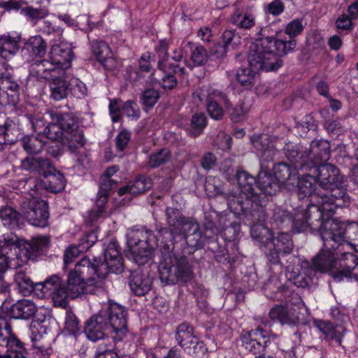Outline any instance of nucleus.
Here are the masks:
<instances>
[{
  "label": "nucleus",
  "instance_id": "79ce46f5",
  "mask_svg": "<svg viewBox=\"0 0 358 358\" xmlns=\"http://www.w3.org/2000/svg\"><path fill=\"white\" fill-rule=\"evenodd\" d=\"M316 326L327 340L335 341L341 344L343 335V329L341 327H334L331 322L322 320L316 322Z\"/></svg>",
  "mask_w": 358,
  "mask_h": 358
},
{
  "label": "nucleus",
  "instance_id": "39448f33",
  "mask_svg": "<svg viewBox=\"0 0 358 358\" xmlns=\"http://www.w3.org/2000/svg\"><path fill=\"white\" fill-rule=\"evenodd\" d=\"M334 213L320 211L315 206H310L306 221L293 227L296 232L308 230L318 231L326 248H334L336 243H350L358 252V222H341L331 217Z\"/></svg>",
  "mask_w": 358,
  "mask_h": 358
},
{
  "label": "nucleus",
  "instance_id": "e2e57ef3",
  "mask_svg": "<svg viewBox=\"0 0 358 358\" xmlns=\"http://www.w3.org/2000/svg\"><path fill=\"white\" fill-rule=\"evenodd\" d=\"M248 110V106H246L244 102H240L233 108L230 113L231 119L234 122H239L245 117Z\"/></svg>",
  "mask_w": 358,
  "mask_h": 358
},
{
  "label": "nucleus",
  "instance_id": "dca6fc26",
  "mask_svg": "<svg viewBox=\"0 0 358 358\" xmlns=\"http://www.w3.org/2000/svg\"><path fill=\"white\" fill-rule=\"evenodd\" d=\"M52 121H57L64 132V143L69 149L75 152L85 144L83 131L78 129L75 119L69 114H50Z\"/></svg>",
  "mask_w": 358,
  "mask_h": 358
},
{
  "label": "nucleus",
  "instance_id": "6e6552de",
  "mask_svg": "<svg viewBox=\"0 0 358 358\" xmlns=\"http://www.w3.org/2000/svg\"><path fill=\"white\" fill-rule=\"evenodd\" d=\"M129 257L138 264L143 265L151 257L152 250L157 246V239L150 230L131 229L127 231Z\"/></svg>",
  "mask_w": 358,
  "mask_h": 358
},
{
  "label": "nucleus",
  "instance_id": "2f4dec72",
  "mask_svg": "<svg viewBox=\"0 0 358 358\" xmlns=\"http://www.w3.org/2000/svg\"><path fill=\"white\" fill-rule=\"evenodd\" d=\"M22 52L24 56H27V59L41 57L46 52V43L40 36H31L25 42Z\"/></svg>",
  "mask_w": 358,
  "mask_h": 358
},
{
  "label": "nucleus",
  "instance_id": "603ef678",
  "mask_svg": "<svg viewBox=\"0 0 358 358\" xmlns=\"http://www.w3.org/2000/svg\"><path fill=\"white\" fill-rule=\"evenodd\" d=\"M206 126V117L203 113L194 114L191 120L189 133L193 136L200 135Z\"/></svg>",
  "mask_w": 358,
  "mask_h": 358
},
{
  "label": "nucleus",
  "instance_id": "ea45409f",
  "mask_svg": "<svg viewBox=\"0 0 358 358\" xmlns=\"http://www.w3.org/2000/svg\"><path fill=\"white\" fill-rule=\"evenodd\" d=\"M18 37L4 34L0 36V57L8 59L13 57L19 49Z\"/></svg>",
  "mask_w": 358,
  "mask_h": 358
},
{
  "label": "nucleus",
  "instance_id": "052dcab7",
  "mask_svg": "<svg viewBox=\"0 0 358 358\" xmlns=\"http://www.w3.org/2000/svg\"><path fill=\"white\" fill-rule=\"evenodd\" d=\"M122 113L131 119H138L140 116V110L137 104L131 101H127L121 106Z\"/></svg>",
  "mask_w": 358,
  "mask_h": 358
},
{
  "label": "nucleus",
  "instance_id": "4d7b16f0",
  "mask_svg": "<svg viewBox=\"0 0 358 358\" xmlns=\"http://www.w3.org/2000/svg\"><path fill=\"white\" fill-rule=\"evenodd\" d=\"M159 94L157 90L148 89L144 91L141 96V103L144 107L150 108L157 102Z\"/></svg>",
  "mask_w": 358,
  "mask_h": 358
},
{
  "label": "nucleus",
  "instance_id": "f3484780",
  "mask_svg": "<svg viewBox=\"0 0 358 358\" xmlns=\"http://www.w3.org/2000/svg\"><path fill=\"white\" fill-rule=\"evenodd\" d=\"M106 315V322L110 329V334L115 342L121 341L128 332L127 311L119 303L110 302L108 310H101Z\"/></svg>",
  "mask_w": 358,
  "mask_h": 358
},
{
  "label": "nucleus",
  "instance_id": "aec40b11",
  "mask_svg": "<svg viewBox=\"0 0 358 358\" xmlns=\"http://www.w3.org/2000/svg\"><path fill=\"white\" fill-rule=\"evenodd\" d=\"M252 208V216L257 221L250 228V235L256 244L264 251L266 245L271 239L273 234L271 230L266 227L262 222L266 220L267 215L263 207Z\"/></svg>",
  "mask_w": 358,
  "mask_h": 358
},
{
  "label": "nucleus",
  "instance_id": "8fccbe9b",
  "mask_svg": "<svg viewBox=\"0 0 358 358\" xmlns=\"http://www.w3.org/2000/svg\"><path fill=\"white\" fill-rule=\"evenodd\" d=\"M0 217L3 225L14 228L19 224V213L10 206H5L0 209Z\"/></svg>",
  "mask_w": 358,
  "mask_h": 358
},
{
  "label": "nucleus",
  "instance_id": "2eb2a0df",
  "mask_svg": "<svg viewBox=\"0 0 358 358\" xmlns=\"http://www.w3.org/2000/svg\"><path fill=\"white\" fill-rule=\"evenodd\" d=\"M194 101L203 102L206 101V108L210 117L219 120L224 116V105L226 109H229L231 103L227 94L210 85L202 86L197 89L193 94Z\"/></svg>",
  "mask_w": 358,
  "mask_h": 358
},
{
  "label": "nucleus",
  "instance_id": "3c124183",
  "mask_svg": "<svg viewBox=\"0 0 358 358\" xmlns=\"http://www.w3.org/2000/svg\"><path fill=\"white\" fill-rule=\"evenodd\" d=\"M22 146L29 155L39 153L44 145L42 141L34 136H26L22 139Z\"/></svg>",
  "mask_w": 358,
  "mask_h": 358
},
{
  "label": "nucleus",
  "instance_id": "20e7f679",
  "mask_svg": "<svg viewBox=\"0 0 358 358\" xmlns=\"http://www.w3.org/2000/svg\"><path fill=\"white\" fill-rule=\"evenodd\" d=\"M294 42L285 43L269 37L257 39L250 47L248 66L237 71L236 79L241 86L250 89L254 86L257 72L274 71L280 68V57L294 49Z\"/></svg>",
  "mask_w": 358,
  "mask_h": 358
},
{
  "label": "nucleus",
  "instance_id": "473e14b6",
  "mask_svg": "<svg viewBox=\"0 0 358 358\" xmlns=\"http://www.w3.org/2000/svg\"><path fill=\"white\" fill-rule=\"evenodd\" d=\"M90 238H94V234H88L80 240L78 245H71L65 250L64 254V268H67L69 264H71L80 253L84 250L91 247L95 242V238L89 241Z\"/></svg>",
  "mask_w": 358,
  "mask_h": 358
},
{
  "label": "nucleus",
  "instance_id": "864d4df0",
  "mask_svg": "<svg viewBox=\"0 0 358 358\" xmlns=\"http://www.w3.org/2000/svg\"><path fill=\"white\" fill-rule=\"evenodd\" d=\"M43 134L52 141L62 139L64 141V132L57 121H53L46 126L43 129Z\"/></svg>",
  "mask_w": 358,
  "mask_h": 358
},
{
  "label": "nucleus",
  "instance_id": "e433bc0d",
  "mask_svg": "<svg viewBox=\"0 0 358 358\" xmlns=\"http://www.w3.org/2000/svg\"><path fill=\"white\" fill-rule=\"evenodd\" d=\"M129 285L136 295L143 296L150 289L152 280L148 275L136 272L131 276Z\"/></svg>",
  "mask_w": 358,
  "mask_h": 358
},
{
  "label": "nucleus",
  "instance_id": "423d86ee",
  "mask_svg": "<svg viewBox=\"0 0 358 358\" xmlns=\"http://www.w3.org/2000/svg\"><path fill=\"white\" fill-rule=\"evenodd\" d=\"M166 215L169 230L164 229L159 233L166 238H170L172 245L182 241L195 249L201 246L203 236L197 222L192 218L185 217L176 208H167Z\"/></svg>",
  "mask_w": 358,
  "mask_h": 358
},
{
  "label": "nucleus",
  "instance_id": "72a5a7b5",
  "mask_svg": "<svg viewBox=\"0 0 358 358\" xmlns=\"http://www.w3.org/2000/svg\"><path fill=\"white\" fill-rule=\"evenodd\" d=\"M15 282L17 285L20 292L23 295H27L33 292L38 298L50 297V296H39L40 292L36 290L38 285H44L45 284V280L43 282L34 285L29 277L24 272L19 271L15 275Z\"/></svg>",
  "mask_w": 358,
  "mask_h": 358
},
{
  "label": "nucleus",
  "instance_id": "9b49d317",
  "mask_svg": "<svg viewBox=\"0 0 358 358\" xmlns=\"http://www.w3.org/2000/svg\"><path fill=\"white\" fill-rule=\"evenodd\" d=\"M73 57L71 45L62 41L54 44L50 52V60H43L38 64V71L43 73H57L66 75L71 67Z\"/></svg>",
  "mask_w": 358,
  "mask_h": 358
},
{
  "label": "nucleus",
  "instance_id": "6e6d98bb",
  "mask_svg": "<svg viewBox=\"0 0 358 358\" xmlns=\"http://www.w3.org/2000/svg\"><path fill=\"white\" fill-rule=\"evenodd\" d=\"M169 150L163 148L159 152L152 154L150 156L148 164L152 168L157 167L161 164L165 163L169 158Z\"/></svg>",
  "mask_w": 358,
  "mask_h": 358
},
{
  "label": "nucleus",
  "instance_id": "49530a36",
  "mask_svg": "<svg viewBox=\"0 0 358 358\" xmlns=\"http://www.w3.org/2000/svg\"><path fill=\"white\" fill-rule=\"evenodd\" d=\"M168 69L173 71V68L169 66L162 69V73H157V69L152 74V80L154 83H159L164 89H173L177 84L176 79L171 72H168Z\"/></svg>",
  "mask_w": 358,
  "mask_h": 358
},
{
  "label": "nucleus",
  "instance_id": "6ab92c4d",
  "mask_svg": "<svg viewBox=\"0 0 358 358\" xmlns=\"http://www.w3.org/2000/svg\"><path fill=\"white\" fill-rule=\"evenodd\" d=\"M305 308L303 303L296 305L275 306L271 309L269 317L282 324L296 326L303 320L302 310Z\"/></svg>",
  "mask_w": 358,
  "mask_h": 358
},
{
  "label": "nucleus",
  "instance_id": "69168bd1",
  "mask_svg": "<svg viewBox=\"0 0 358 358\" xmlns=\"http://www.w3.org/2000/svg\"><path fill=\"white\" fill-rule=\"evenodd\" d=\"M284 4L280 0H274L273 1L264 6L265 13L274 16L280 15L284 11Z\"/></svg>",
  "mask_w": 358,
  "mask_h": 358
},
{
  "label": "nucleus",
  "instance_id": "a19ab883",
  "mask_svg": "<svg viewBox=\"0 0 358 358\" xmlns=\"http://www.w3.org/2000/svg\"><path fill=\"white\" fill-rule=\"evenodd\" d=\"M176 338L178 344L185 350L189 348L197 337L194 335L192 326L182 323L177 329Z\"/></svg>",
  "mask_w": 358,
  "mask_h": 358
},
{
  "label": "nucleus",
  "instance_id": "f257e3e1",
  "mask_svg": "<svg viewBox=\"0 0 358 358\" xmlns=\"http://www.w3.org/2000/svg\"><path fill=\"white\" fill-rule=\"evenodd\" d=\"M123 270L122 259L118 246L111 241L104 253V261L83 257L78 262L67 275L66 283L53 275L45 280L44 285H38L39 296H50L56 307L66 308L69 299L84 294H98L105 289L108 272L119 273Z\"/></svg>",
  "mask_w": 358,
  "mask_h": 358
},
{
  "label": "nucleus",
  "instance_id": "5701e85b",
  "mask_svg": "<svg viewBox=\"0 0 358 358\" xmlns=\"http://www.w3.org/2000/svg\"><path fill=\"white\" fill-rule=\"evenodd\" d=\"M299 147V156L303 155V159L306 164L317 165L323 164L330 157V145L328 141L324 140L313 141L310 145V152L303 150L301 145H295Z\"/></svg>",
  "mask_w": 358,
  "mask_h": 358
},
{
  "label": "nucleus",
  "instance_id": "4468645a",
  "mask_svg": "<svg viewBox=\"0 0 358 358\" xmlns=\"http://www.w3.org/2000/svg\"><path fill=\"white\" fill-rule=\"evenodd\" d=\"M21 166L24 170L43 174L47 178L45 187L52 192H61L66 186L64 175L56 171L52 173L51 163L48 159L28 157L22 161Z\"/></svg>",
  "mask_w": 358,
  "mask_h": 358
},
{
  "label": "nucleus",
  "instance_id": "338daca9",
  "mask_svg": "<svg viewBox=\"0 0 358 358\" xmlns=\"http://www.w3.org/2000/svg\"><path fill=\"white\" fill-rule=\"evenodd\" d=\"M185 351L196 357L202 356L207 352V348L203 341H201L197 338L189 348H187Z\"/></svg>",
  "mask_w": 358,
  "mask_h": 358
},
{
  "label": "nucleus",
  "instance_id": "f03ea898",
  "mask_svg": "<svg viewBox=\"0 0 358 358\" xmlns=\"http://www.w3.org/2000/svg\"><path fill=\"white\" fill-rule=\"evenodd\" d=\"M353 249L352 244L336 243L334 248H326L324 243L318 255L313 259L312 265L302 258L291 256L285 266L286 275L289 280H295L300 275H309L311 271L328 272L333 271V278L341 281L352 278V271L358 265V257L348 252Z\"/></svg>",
  "mask_w": 358,
  "mask_h": 358
},
{
  "label": "nucleus",
  "instance_id": "4c0bfd02",
  "mask_svg": "<svg viewBox=\"0 0 358 358\" xmlns=\"http://www.w3.org/2000/svg\"><path fill=\"white\" fill-rule=\"evenodd\" d=\"M303 28H304V26L303 24L302 20H301L299 19H295V20H292L290 22H289L287 24V25L285 28V33L289 36L290 40L288 41H285L283 40H281V41L285 43H288L289 41H294V44H295V45H294V47H295L296 42L293 39V38H294L295 36L300 34L302 32V31L303 30ZM270 29L271 28L269 27H261L259 29V31H258V34L260 36L266 37V36L268 34H269ZM268 37L271 38V36H268ZM272 38L274 40H276V41H280V39H276L273 37H272Z\"/></svg>",
  "mask_w": 358,
  "mask_h": 358
},
{
  "label": "nucleus",
  "instance_id": "b1692460",
  "mask_svg": "<svg viewBox=\"0 0 358 358\" xmlns=\"http://www.w3.org/2000/svg\"><path fill=\"white\" fill-rule=\"evenodd\" d=\"M268 338H269V334L261 328L243 331L241 334L243 346L253 354H257L264 350L268 341Z\"/></svg>",
  "mask_w": 358,
  "mask_h": 358
},
{
  "label": "nucleus",
  "instance_id": "0eeeda50",
  "mask_svg": "<svg viewBox=\"0 0 358 358\" xmlns=\"http://www.w3.org/2000/svg\"><path fill=\"white\" fill-rule=\"evenodd\" d=\"M17 241V236L13 233L0 236V293L7 292L9 287V283L3 280L6 270L20 267L29 260L27 252L21 254Z\"/></svg>",
  "mask_w": 358,
  "mask_h": 358
},
{
  "label": "nucleus",
  "instance_id": "680f3d73",
  "mask_svg": "<svg viewBox=\"0 0 358 358\" xmlns=\"http://www.w3.org/2000/svg\"><path fill=\"white\" fill-rule=\"evenodd\" d=\"M214 145L218 149L228 150L231 146V138L224 131H220L214 141Z\"/></svg>",
  "mask_w": 358,
  "mask_h": 358
},
{
  "label": "nucleus",
  "instance_id": "cd10ccee",
  "mask_svg": "<svg viewBox=\"0 0 358 358\" xmlns=\"http://www.w3.org/2000/svg\"><path fill=\"white\" fill-rule=\"evenodd\" d=\"M107 331L110 332V329L106 322V315L103 313H99L91 317L85 328L86 336L92 341L102 339Z\"/></svg>",
  "mask_w": 358,
  "mask_h": 358
},
{
  "label": "nucleus",
  "instance_id": "774afa93",
  "mask_svg": "<svg viewBox=\"0 0 358 358\" xmlns=\"http://www.w3.org/2000/svg\"><path fill=\"white\" fill-rule=\"evenodd\" d=\"M39 29L43 33L47 34H55L57 36L62 34L63 29L59 26L53 25L50 21L45 20L40 25Z\"/></svg>",
  "mask_w": 358,
  "mask_h": 358
},
{
  "label": "nucleus",
  "instance_id": "a18cd8bd",
  "mask_svg": "<svg viewBox=\"0 0 358 358\" xmlns=\"http://www.w3.org/2000/svg\"><path fill=\"white\" fill-rule=\"evenodd\" d=\"M184 48L191 51V60L193 65L186 63V65L192 69L194 66H200L203 64L207 59V53L206 50L199 45L192 43L191 42H185Z\"/></svg>",
  "mask_w": 358,
  "mask_h": 358
},
{
  "label": "nucleus",
  "instance_id": "a211bd4d",
  "mask_svg": "<svg viewBox=\"0 0 358 358\" xmlns=\"http://www.w3.org/2000/svg\"><path fill=\"white\" fill-rule=\"evenodd\" d=\"M0 358H29L24 344L7 324L0 329Z\"/></svg>",
  "mask_w": 358,
  "mask_h": 358
},
{
  "label": "nucleus",
  "instance_id": "5fc2aeb1",
  "mask_svg": "<svg viewBox=\"0 0 358 358\" xmlns=\"http://www.w3.org/2000/svg\"><path fill=\"white\" fill-rule=\"evenodd\" d=\"M65 330L73 336H76L81 331L78 318L71 311L66 312Z\"/></svg>",
  "mask_w": 358,
  "mask_h": 358
},
{
  "label": "nucleus",
  "instance_id": "7c9ffc66",
  "mask_svg": "<svg viewBox=\"0 0 358 358\" xmlns=\"http://www.w3.org/2000/svg\"><path fill=\"white\" fill-rule=\"evenodd\" d=\"M168 42L165 40H162L159 41L157 45L155 47V50L159 55V62H158V68L157 73H162V69H164L165 68L170 67L173 68V72L176 74H179L183 76L185 74V70L184 67L179 66H173L171 63H169V57L168 55Z\"/></svg>",
  "mask_w": 358,
  "mask_h": 358
},
{
  "label": "nucleus",
  "instance_id": "bb28decb",
  "mask_svg": "<svg viewBox=\"0 0 358 358\" xmlns=\"http://www.w3.org/2000/svg\"><path fill=\"white\" fill-rule=\"evenodd\" d=\"M275 139L266 134L254 135L250 138L257 154L266 161L273 160L278 152L277 145L273 144Z\"/></svg>",
  "mask_w": 358,
  "mask_h": 358
},
{
  "label": "nucleus",
  "instance_id": "58836bf2",
  "mask_svg": "<svg viewBox=\"0 0 358 358\" xmlns=\"http://www.w3.org/2000/svg\"><path fill=\"white\" fill-rule=\"evenodd\" d=\"M151 183L148 178L140 177L136 178L134 182L129 183L119 189L118 194L122 196L127 194L132 196L144 193L150 188Z\"/></svg>",
  "mask_w": 358,
  "mask_h": 358
},
{
  "label": "nucleus",
  "instance_id": "c03bdc74",
  "mask_svg": "<svg viewBox=\"0 0 358 358\" xmlns=\"http://www.w3.org/2000/svg\"><path fill=\"white\" fill-rule=\"evenodd\" d=\"M21 134L20 128L11 120H7L3 125L0 126V136L3 143L13 144L16 142ZM0 143L2 141H0Z\"/></svg>",
  "mask_w": 358,
  "mask_h": 358
},
{
  "label": "nucleus",
  "instance_id": "09e8293b",
  "mask_svg": "<svg viewBox=\"0 0 358 358\" xmlns=\"http://www.w3.org/2000/svg\"><path fill=\"white\" fill-rule=\"evenodd\" d=\"M231 22L241 29H250L255 24L254 15L236 11L231 17Z\"/></svg>",
  "mask_w": 358,
  "mask_h": 358
},
{
  "label": "nucleus",
  "instance_id": "4be33fe9",
  "mask_svg": "<svg viewBox=\"0 0 358 358\" xmlns=\"http://www.w3.org/2000/svg\"><path fill=\"white\" fill-rule=\"evenodd\" d=\"M301 173L298 175V179L296 181L293 189H296L299 199H303L307 196H311V203L308 204L318 205V201L321 202V196L323 193L320 191L316 192L315 182H317L313 173L308 170L300 171Z\"/></svg>",
  "mask_w": 358,
  "mask_h": 358
},
{
  "label": "nucleus",
  "instance_id": "bf43d9fd",
  "mask_svg": "<svg viewBox=\"0 0 358 358\" xmlns=\"http://www.w3.org/2000/svg\"><path fill=\"white\" fill-rule=\"evenodd\" d=\"M69 85L71 86L72 94L76 98L82 99L86 96L87 92V87L81 80L77 78L72 79L69 83Z\"/></svg>",
  "mask_w": 358,
  "mask_h": 358
},
{
  "label": "nucleus",
  "instance_id": "f8f14e48",
  "mask_svg": "<svg viewBox=\"0 0 358 358\" xmlns=\"http://www.w3.org/2000/svg\"><path fill=\"white\" fill-rule=\"evenodd\" d=\"M158 271L161 281L166 285H173L178 280L185 282L192 278V271L186 258L178 259L171 255H164Z\"/></svg>",
  "mask_w": 358,
  "mask_h": 358
},
{
  "label": "nucleus",
  "instance_id": "c85d7f7f",
  "mask_svg": "<svg viewBox=\"0 0 358 358\" xmlns=\"http://www.w3.org/2000/svg\"><path fill=\"white\" fill-rule=\"evenodd\" d=\"M92 51L105 69L113 71L117 68V62L106 43L103 41L92 42Z\"/></svg>",
  "mask_w": 358,
  "mask_h": 358
},
{
  "label": "nucleus",
  "instance_id": "c756f323",
  "mask_svg": "<svg viewBox=\"0 0 358 358\" xmlns=\"http://www.w3.org/2000/svg\"><path fill=\"white\" fill-rule=\"evenodd\" d=\"M52 78L49 83L50 97L55 101H60L66 97L69 85L65 75L50 73Z\"/></svg>",
  "mask_w": 358,
  "mask_h": 358
},
{
  "label": "nucleus",
  "instance_id": "f704fd0d",
  "mask_svg": "<svg viewBox=\"0 0 358 358\" xmlns=\"http://www.w3.org/2000/svg\"><path fill=\"white\" fill-rule=\"evenodd\" d=\"M17 243L20 248L21 254L22 255L23 252H27L29 259L36 254L39 252H43L48 247L50 238L47 236H36L33 238L29 243L20 245L18 240L17 241Z\"/></svg>",
  "mask_w": 358,
  "mask_h": 358
},
{
  "label": "nucleus",
  "instance_id": "13d9d810",
  "mask_svg": "<svg viewBox=\"0 0 358 358\" xmlns=\"http://www.w3.org/2000/svg\"><path fill=\"white\" fill-rule=\"evenodd\" d=\"M21 13L25 15L29 21L33 22L34 24L38 19H42L48 15V12L45 9H36L32 7H26L22 8Z\"/></svg>",
  "mask_w": 358,
  "mask_h": 358
},
{
  "label": "nucleus",
  "instance_id": "c9c22d12",
  "mask_svg": "<svg viewBox=\"0 0 358 358\" xmlns=\"http://www.w3.org/2000/svg\"><path fill=\"white\" fill-rule=\"evenodd\" d=\"M36 312V306L30 300L22 299L13 304L10 308V314L16 319H29Z\"/></svg>",
  "mask_w": 358,
  "mask_h": 358
},
{
  "label": "nucleus",
  "instance_id": "393cba45",
  "mask_svg": "<svg viewBox=\"0 0 358 358\" xmlns=\"http://www.w3.org/2000/svg\"><path fill=\"white\" fill-rule=\"evenodd\" d=\"M34 319L31 323V338L33 342L38 340L46 334L53 319L48 309L43 307L36 308Z\"/></svg>",
  "mask_w": 358,
  "mask_h": 358
},
{
  "label": "nucleus",
  "instance_id": "0e129e2a",
  "mask_svg": "<svg viewBox=\"0 0 358 358\" xmlns=\"http://www.w3.org/2000/svg\"><path fill=\"white\" fill-rule=\"evenodd\" d=\"M110 188L105 187L103 184L100 185V189L97 194L96 206L98 208V213H101L103 208L108 201V192Z\"/></svg>",
  "mask_w": 358,
  "mask_h": 358
},
{
  "label": "nucleus",
  "instance_id": "1a4fd4ad",
  "mask_svg": "<svg viewBox=\"0 0 358 358\" xmlns=\"http://www.w3.org/2000/svg\"><path fill=\"white\" fill-rule=\"evenodd\" d=\"M236 180L240 189V196L229 195L227 198L228 207L235 213H245L248 206L257 207V199L260 196L255 192L256 180L248 173L241 171L236 173Z\"/></svg>",
  "mask_w": 358,
  "mask_h": 358
},
{
  "label": "nucleus",
  "instance_id": "a878e982",
  "mask_svg": "<svg viewBox=\"0 0 358 358\" xmlns=\"http://www.w3.org/2000/svg\"><path fill=\"white\" fill-rule=\"evenodd\" d=\"M257 187L260 192L257 195V207H263L267 201L266 196L275 194L279 189V183L276 182L267 170H262L256 181Z\"/></svg>",
  "mask_w": 358,
  "mask_h": 358
},
{
  "label": "nucleus",
  "instance_id": "7ed1b4c3",
  "mask_svg": "<svg viewBox=\"0 0 358 358\" xmlns=\"http://www.w3.org/2000/svg\"><path fill=\"white\" fill-rule=\"evenodd\" d=\"M301 171L308 170L313 173L320 187L324 189L330 190L331 194H323L321 196V202L318 201V205H315L320 208V211L334 213L337 208L347 207L350 203V197L346 194L345 189L343 187L344 178L340 174V171L337 167L331 164H320L317 165L303 164L301 165ZM314 206L310 204L307 206L306 209L299 210L297 209L294 217H290L285 212H282V216L279 215L280 213L275 214L277 220L281 222H288L295 227L301 224V222L306 221V214L310 206Z\"/></svg>",
  "mask_w": 358,
  "mask_h": 358
},
{
  "label": "nucleus",
  "instance_id": "412c9836",
  "mask_svg": "<svg viewBox=\"0 0 358 358\" xmlns=\"http://www.w3.org/2000/svg\"><path fill=\"white\" fill-rule=\"evenodd\" d=\"M293 248V243L288 233L273 234L264 251L268 260L273 264L280 262V256L289 253Z\"/></svg>",
  "mask_w": 358,
  "mask_h": 358
},
{
  "label": "nucleus",
  "instance_id": "de8ad7c7",
  "mask_svg": "<svg viewBox=\"0 0 358 358\" xmlns=\"http://www.w3.org/2000/svg\"><path fill=\"white\" fill-rule=\"evenodd\" d=\"M0 90L7 92H15L18 89V85L12 79V69L6 64H3L0 68Z\"/></svg>",
  "mask_w": 358,
  "mask_h": 358
},
{
  "label": "nucleus",
  "instance_id": "9d476101",
  "mask_svg": "<svg viewBox=\"0 0 358 358\" xmlns=\"http://www.w3.org/2000/svg\"><path fill=\"white\" fill-rule=\"evenodd\" d=\"M34 187L22 201L21 214L30 224L43 228L48 224V206L47 203L38 196L39 187L34 185Z\"/></svg>",
  "mask_w": 358,
  "mask_h": 358
},
{
  "label": "nucleus",
  "instance_id": "ddd939ff",
  "mask_svg": "<svg viewBox=\"0 0 358 358\" xmlns=\"http://www.w3.org/2000/svg\"><path fill=\"white\" fill-rule=\"evenodd\" d=\"M286 156L292 165L284 162L278 163L274 166L273 172L275 179L279 183L280 187L281 185H285L288 190H292L298 179V175H300L301 164H306V162L303 155L299 156V147L287 149Z\"/></svg>",
  "mask_w": 358,
  "mask_h": 358
},
{
  "label": "nucleus",
  "instance_id": "37998d69",
  "mask_svg": "<svg viewBox=\"0 0 358 358\" xmlns=\"http://www.w3.org/2000/svg\"><path fill=\"white\" fill-rule=\"evenodd\" d=\"M284 289L282 284L278 277L273 275L263 285V290L266 296L270 299L282 300V292Z\"/></svg>",
  "mask_w": 358,
  "mask_h": 358
}]
</instances>
